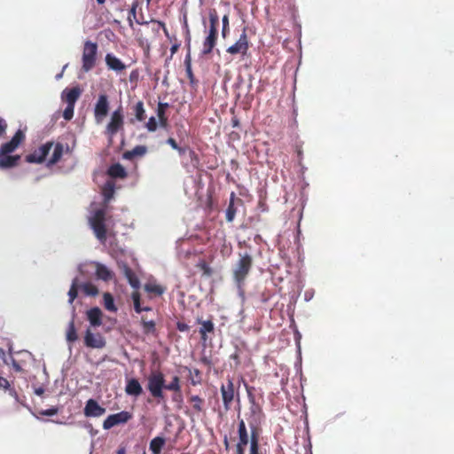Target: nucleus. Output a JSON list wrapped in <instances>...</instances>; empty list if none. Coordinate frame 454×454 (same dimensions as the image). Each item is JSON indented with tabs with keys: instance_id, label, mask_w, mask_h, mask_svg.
<instances>
[{
	"instance_id": "nucleus-34",
	"label": "nucleus",
	"mask_w": 454,
	"mask_h": 454,
	"mask_svg": "<svg viewBox=\"0 0 454 454\" xmlns=\"http://www.w3.org/2000/svg\"><path fill=\"white\" fill-rule=\"evenodd\" d=\"M133 112L137 121H143L145 120L146 116L143 101L139 100L134 105Z\"/></svg>"
},
{
	"instance_id": "nucleus-61",
	"label": "nucleus",
	"mask_w": 454,
	"mask_h": 454,
	"mask_svg": "<svg viewBox=\"0 0 454 454\" xmlns=\"http://www.w3.org/2000/svg\"><path fill=\"white\" fill-rule=\"evenodd\" d=\"M84 340H86V341L94 340L93 338H92V335L89 332H88Z\"/></svg>"
},
{
	"instance_id": "nucleus-45",
	"label": "nucleus",
	"mask_w": 454,
	"mask_h": 454,
	"mask_svg": "<svg viewBox=\"0 0 454 454\" xmlns=\"http://www.w3.org/2000/svg\"><path fill=\"white\" fill-rule=\"evenodd\" d=\"M239 442L238 444H244L247 445V443L250 442V436L248 435V432H239Z\"/></svg>"
},
{
	"instance_id": "nucleus-27",
	"label": "nucleus",
	"mask_w": 454,
	"mask_h": 454,
	"mask_svg": "<svg viewBox=\"0 0 454 454\" xmlns=\"http://www.w3.org/2000/svg\"><path fill=\"white\" fill-rule=\"evenodd\" d=\"M147 153L145 145H137L132 150L126 151L122 154L124 160H132L136 157H142Z\"/></svg>"
},
{
	"instance_id": "nucleus-36",
	"label": "nucleus",
	"mask_w": 454,
	"mask_h": 454,
	"mask_svg": "<svg viewBox=\"0 0 454 454\" xmlns=\"http://www.w3.org/2000/svg\"><path fill=\"white\" fill-rule=\"evenodd\" d=\"M79 288H81L79 280L77 278H75L73 280L72 285L69 289V292H68V302L70 304H72L74 302V299L77 297Z\"/></svg>"
},
{
	"instance_id": "nucleus-1",
	"label": "nucleus",
	"mask_w": 454,
	"mask_h": 454,
	"mask_svg": "<svg viewBox=\"0 0 454 454\" xmlns=\"http://www.w3.org/2000/svg\"><path fill=\"white\" fill-rule=\"evenodd\" d=\"M8 352L9 356L0 348V358L3 362L7 365L12 364L15 372H26V367L34 360L31 352L27 349L14 351L12 346L9 347Z\"/></svg>"
},
{
	"instance_id": "nucleus-10",
	"label": "nucleus",
	"mask_w": 454,
	"mask_h": 454,
	"mask_svg": "<svg viewBox=\"0 0 454 454\" xmlns=\"http://www.w3.org/2000/svg\"><path fill=\"white\" fill-rule=\"evenodd\" d=\"M131 419L132 413L127 411H122L118 413L111 414L104 420L103 428L105 430H109L115 426L126 424Z\"/></svg>"
},
{
	"instance_id": "nucleus-19",
	"label": "nucleus",
	"mask_w": 454,
	"mask_h": 454,
	"mask_svg": "<svg viewBox=\"0 0 454 454\" xmlns=\"http://www.w3.org/2000/svg\"><path fill=\"white\" fill-rule=\"evenodd\" d=\"M236 204L242 205L243 200L241 199L238 198L236 196L235 192H232L230 195V202H229L228 207L225 211V218H226V221L229 223H231L235 218V215L237 213V207L235 206Z\"/></svg>"
},
{
	"instance_id": "nucleus-8",
	"label": "nucleus",
	"mask_w": 454,
	"mask_h": 454,
	"mask_svg": "<svg viewBox=\"0 0 454 454\" xmlns=\"http://www.w3.org/2000/svg\"><path fill=\"white\" fill-rule=\"evenodd\" d=\"M97 54L98 44L91 41H86L83 45L82 56V67L84 72L90 71L96 66Z\"/></svg>"
},
{
	"instance_id": "nucleus-62",
	"label": "nucleus",
	"mask_w": 454,
	"mask_h": 454,
	"mask_svg": "<svg viewBox=\"0 0 454 454\" xmlns=\"http://www.w3.org/2000/svg\"><path fill=\"white\" fill-rule=\"evenodd\" d=\"M239 125V121L237 119H232V126L237 127Z\"/></svg>"
},
{
	"instance_id": "nucleus-25",
	"label": "nucleus",
	"mask_w": 454,
	"mask_h": 454,
	"mask_svg": "<svg viewBox=\"0 0 454 454\" xmlns=\"http://www.w3.org/2000/svg\"><path fill=\"white\" fill-rule=\"evenodd\" d=\"M125 392L129 395L139 396L143 393V388L137 379H130L127 382Z\"/></svg>"
},
{
	"instance_id": "nucleus-15",
	"label": "nucleus",
	"mask_w": 454,
	"mask_h": 454,
	"mask_svg": "<svg viewBox=\"0 0 454 454\" xmlns=\"http://www.w3.org/2000/svg\"><path fill=\"white\" fill-rule=\"evenodd\" d=\"M53 146V142H47L35 150L33 153L26 156V161L28 163H42L45 160L51 149Z\"/></svg>"
},
{
	"instance_id": "nucleus-59",
	"label": "nucleus",
	"mask_w": 454,
	"mask_h": 454,
	"mask_svg": "<svg viewBox=\"0 0 454 454\" xmlns=\"http://www.w3.org/2000/svg\"><path fill=\"white\" fill-rule=\"evenodd\" d=\"M152 22H156V23L159 25V27H161L162 29H163L164 27H166V24H165L163 21H160V20H152Z\"/></svg>"
},
{
	"instance_id": "nucleus-37",
	"label": "nucleus",
	"mask_w": 454,
	"mask_h": 454,
	"mask_svg": "<svg viewBox=\"0 0 454 454\" xmlns=\"http://www.w3.org/2000/svg\"><path fill=\"white\" fill-rule=\"evenodd\" d=\"M80 286L85 295L96 296L98 294V287L95 285H93L92 283L86 282V283L80 285Z\"/></svg>"
},
{
	"instance_id": "nucleus-53",
	"label": "nucleus",
	"mask_w": 454,
	"mask_h": 454,
	"mask_svg": "<svg viewBox=\"0 0 454 454\" xmlns=\"http://www.w3.org/2000/svg\"><path fill=\"white\" fill-rule=\"evenodd\" d=\"M189 155L192 161H194V165L199 164V157L197 153L193 150H189Z\"/></svg>"
},
{
	"instance_id": "nucleus-64",
	"label": "nucleus",
	"mask_w": 454,
	"mask_h": 454,
	"mask_svg": "<svg viewBox=\"0 0 454 454\" xmlns=\"http://www.w3.org/2000/svg\"><path fill=\"white\" fill-rule=\"evenodd\" d=\"M97 3L101 5L106 3V0H97Z\"/></svg>"
},
{
	"instance_id": "nucleus-2",
	"label": "nucleus",
	"mask_w": 454,
	"mask_h": 454,
	"mask_svg": "<svg viewBox=\"0 0 454 454\" xmlns=\"http://www.w3.org/2000/svg\"><path fill=\"white\" fill-rule=\"evenodd\" d=\"M89 223L96 238L103 244L107 239V229L106 225V209H97L93 215L89 218Z\"/></svg>"
},
{
	"instance_id": "nucleus-58",
	"label": "nucleus",
	"mask_w": 454,
	"mask_h": 454,
	"mask_svg": "<svg viewBox=\"0 0 454 454\" xmlns=\"http://www.w3.org/2000/svg\"><path fill=\"white\" fill-rule=\"evenodd\" d=\"M174 150H176L180 155L184 154L186 152L185 148L180 147L179 145H177V148H175Z\"/></svg>"
},
{
	"instance_id": "nucleus-24",
	"label": "nucleus",
	"mask_w": 454,
	"mask_h": 454,
	"mask_svg": "<svg viewBox=\"0 0 454 454\" xmlns=\"http://www.w3.org/2000/svg\"><path fill=\"white\" fill-rule=\"evenodd\" d=\"M260 431L250 430L249 454H263L260 448Z\"/></svg>"
},
{
	"instance_id": "nucleus-7",
	"label": "nucleus",
	"mask_w": 454,
	"mask_h": 454,
	"mask_svg": "<svg viewBox=\"0 0 454 454\" xmlns=\"http://www.w3.org/2000/svg\"><path fill=\"white\" fill-rule=\"evenodd\" d=\"M247 395L250 403L249 412L247 414L250 430H260L259 425L263 418L262 407L255 402L254 396L250 390H247Z\"/></svg>"
},
{
	"instance_id": "nucleus-17",
	"label": "nucleus",
	"mask_w": 454,
	"mask_h": 454,
	"mask_svg": "<svg viewBox=\"0 0 454 454\" xmlns=\"http://www.w3.org/2000/svg\"><path fill=\"white\" fill-rule=\"evenodd\" d=\"M83 413L87 418H98L106 413V409L99 405L96 400L90 398L85 403Z\"/></svg>"
},
{
	"instance_id": "nucleus-55",
	"label": "nucleus",
	"mask_w": 454,
	"mask_h": 454,
	"mask_svg": "<svg viewBox=\"0 0 454 454\" xmlns=\"http://www.w3.org/2000/svg\"><path fill=\"white\" fill-rule=\"evenodd\" d=\"M245 431H247L245 421L243 419H240L239 422L238 433Z\"/></svg>"
},
{
	"instance_id": "nucleus-31",
	"label": "nucleus",
	"mask_w": 454,
	"mask_h": 454,
	"mask_svg": "<svg viewBox=\"0 0 454 454\" xmlns=\"http://www.w3.org/2000/svg\"><path fill=\"white\" fill-rule=\"evenodd\" d=\"M188 402L192 404L193 412L199 414L204 411L205 400L199 395H192Z\"/></svg>"
},
{
	"instance_id": "nucleus-52",
	"label": "nucleus",
	"mask_w": 454,
	"mask_h": 454,
	"mask_svg": "<svg viewBox=\"0 0 454 454\" xmlns=\"http://www.w3.org/2000/svg\"><path fill=\"white\" fill-rule=\"evenodd\" d=\"M106 342H85L88 347L94 348H102Z\"/></svg>"
},
{
	"instance_id": "nucleus-30",
	"label": "nucleus",
	"mask_w": 454,
	"mask_h": 454,
	"mask_svg": "<svg viewBox=\"0 0 454 454\" xmlns=\"http://www.w3.org/2000/svg\"><path fill=\"white\" fill-rule=\"evenodd\" d=\"M53 145H54L53 153L48 160V163H47L48 166H51V165L58 163L63 155V152H64L63 145L61 143H57L56 145L53 144Z\"/></svg>"
},
{
	"instance_id": "nucleus-13",
	"label": "nucleus",
	"mask_w": 454,
	"mask_h": 454,
	"mask_svg": "<svg viewBox=\"0 0 454 454\" xmlns=\"http://www.w3.org/2000/svg\"><path fill=\"white\" fill-rule=\"evenodd\" d=\"M128 23L130 27H133L134 22L138 25L147 24L148 22L145 20L144 14L142 12L141 8V1L134 0L132 2L131 7L129 11L128 15Z\"/></svg>"
},
{
	"instance_id": "nucleus-50",
	"label": "nucleus",
	"mask_w": 454,
	"mask_h": 454,
	"mask_svg": "<svg viewBox=\"0 0 454 454\" xmlns=\"http://www.w3.org/2000/svg\"><path fill=\"white\" fill-rule=\"evenodd\" d=\"M59 412V409L57 407H51L47 410H42L40 414L43 416H53Z\"/></svg>"
},
{
	"instance_id": "nucleus-44",
	"label": "nucleus",
	"mask_w": 454,
	"mask_h": 454,
	"mask_svg": "<svg viewBox=\"0 0 454 454\" xmlns=\"http://www.w3.org/2000/svg\"><path fill=\"white\" fill-rule=\"evenodd\" d=\"M74 105H67L64 112L63 118L67 121H70L74 116Z\"/></svg>"
},
{
	"instance_id": "nucleus-40",
	"label": "nucleus",
	"mask_w": 454,
	"mask_h": 454,
	"mask_svg": "<svg viewBox=\"0 0 454 454\" xmlns=\"http://www.w3.org/2000/svg\"><path fill=\"white\" fill-rule=\"evenodd\" d=\"M222 23H223L222 36H223V39H225L228 36L229 33H230V21H229V15L228 14H225L223 17Z\"/></svg>"
},
{
	"instance_id": "nucleus-63",
	"label": "nucleus",
	"mask_w": 454,
	"mask_h": 454,
	"mask_svg": "<svg viewBox=\"0 0 454 454\" xmlns=\"http://www.w3.org/2000/svg\"><path fill=\"white\" fill-rule=\"evenodd\" d=\"M162 30H163V32H164L165 35H166L167 37H168V36H169V34H168V30L167 27H164Z\"/></svg>"
},
{
	"instance_id": "nucleus-43",
	"label": "nucleus",
	"mask_w": 454,
	"mask_h": 454,
	"mask_svg": "<svg viewBox=\"0 0 454 454\" xmlns=\"http://www.w3.org/2000/svg\"><path fill=\"white\" fill-rule=\"evenodd\" d=\"M176 328L180 332H186L187 333H190V335L192 333V330L195 328L192 325H189L188 324L184 322H177Z\"/></svg>"
},
{
	"instance_id": "nucleus-9",
	"label": "nucleus",
	"mask_w": 454,
	"mask_h": 454,
	"mask_svg": "<svg viewBox=\"0 0 454 454\" xmlns=\"http://www.w3.org/2000/svg\"><path fill=\"white\" fill-rule=\"evenodd\" d=\"M198 327H195L192 330V333L191 334V338H196V333H198L201 340H207V339H212L215 333V325L211 319H197Z\"/></svg>"
},
{
	"instance_id": "nucleus-60",
	"label": "nucleus",
	"mask_w": 454,
	"mask_h": 454,
	"mask_svg": "<svg viewBox=\"0 0 454 454\" xmlns=\"http://www.w3.org/2000/svg\"><path fill=\"white\" fill-rule=\"evenodd\" d=\"M43 392H44V390H43L42 387L36 388V389L35 390V393L37 395H43Z\"/></svg>"
},
{
	"instance_id": "nucleus-29",
	"label": "nucleus",
	"mask_w": 454,
	"mask_h": 454,
	"mask_svg": "<svg viewBox=\"0 0 454 454\" xmlns=\"http://www.w3.org/2000/svg\"><path fill=\"white\" fill-rule=\"evenodd\" d=\"M107 174L113 178H125L127 176V171L122 165L120 163L113 164L109 167Z\"/></svg>"
},
{
	"instance_id": "nucleus-33",
	"label": "nucleus",
	"mask_w": 454,
	"mask_h": 454,
	"mask_svg": "<svg viewBox=\"0 0 454 454\" xmlns=\"http://www.w3.org/2000/svg\"><path fill=\"white\" fill-rule=\"evenodd\" d=\"M168 107V103H159L157 106V116L159 118L160 125L163 128L168 125V118L166 116V110Z\"/></svg>"
},
{
	"instance_id": "nucleus-22",
	"label": "nucleus",
	"mask_w": 454,
	"mask_h": 454,
	"mask_svg": "<svg viewBox=\"0 0 454 454\" xmlns=\"http://www.w3.org/2000/svg\"><path fill=\"white\" fill-rule=\"evenodd\" d=\"M82 94V90L78 87H73L71 89H66L63 90L61 98L67 105H75L76 101Z\"/></svg>"
},
{
	"instance_id": "nucleus-20",
	"label": "nucleus",
	"mask_w": 454,
	"mask_h": 454,
	"mask_svg": "<svg viewBox=\"0 0 454 454\" xmlns=\"http://www.w3.org/2000/svg\"><path fill=\"white\" fill-rule=\"evenodd\" d=\"M20 160V155L2 154L0 153V169H9L17 167Z\"/></svg>"
},
{
	"instance_id": "nucleus-32",
	"label": "nucleus",
	"mask_w": 454,
	"mask_h": 454,
	"mask_svg": "<svg viewBox=\"0 0 454 454\" xmlns=\"http://www.w3.org/2000/svg\"><path fill=\"white\" fill-rule=\"evenodd\" d=\"M165 442V439L160 436L154 437L151 440L149 449L152 451V454H160Z\"/></svg>"
},
{
	"instance_id": "nucleus-12",
	"label": "nucleus",
	"mask_w": 454,
	"mask_h": 454,
	"mask_svg": "<svg viewBox=\"0 0 454 454\" xmlns=\"http://www.w3.org/2000/svg\"><path fill=\"white\" fill-rule=\"evenodd\" d=\"M109 112L108 97L106 94H100L95 104L94 118L97 123H101L107 116Z\"/></svg>"
},
{
	"instance_id": "nucleus-28",
	"label": "nucleus",
	"mask_w": 454,
	"mask_h": 454,
	"mask_svg": "<svg viewBox=\"0 0 454 454\" xmlns=\"http://www.w3.org/2000/svg\"><path fill=\"white\" fill-rule=\"evenodd\" d=\"M96 276L104 281H109L114 278V273L104 264L96 263Z\"/></svg>"
},
{
	"instance_id": "nucleus-16",
	"label": "nucleus",
	"mask_w": 454,
	"mask_h": 454,
	"mask_svg": "<svg viewBox=\"0 0 454 454\" xmlns=\"http://www.w3.org/2000/svg\"><path fill=\"white\" fill-rule=\"evenodd\" d=\"M25 133L21 129H18L9 142L4 143L0 146V153L11 154L25 141Z\"/></svg>"
},
{
	"instance_id": "nucleus-54",
	"label": "nucleus",
	"mask_w": 454,
	"mask_h": 454,
	"mask_svg": "<svg viewBox=\"0 0 454 454\" xmlns=\"http://www.w3.org/2000/svg\"><path fill=\"white\" fill-rule=\"evenodd\" d=\"M247 445L236 444V454H245V448Z\"/></svg>"
},
{
	"instance_id": "nucleus-48",
	"label": "nucleus",
	"mask_w": 454,
	"mask_h": 454,
	"mask_svg": "<svg viewBox=\"0 0 454 454\" xmlns=\"http://www.w3.org/2000/svg\"><path fill=\"white\" fill-rule=\"evenodd\" d=\"M185 67H186L187 77L190 79L191 82H192L193 79H194V75H193V73L192 70L191 60H190L189 56L185 59Z\"/></svg>"
},
{
	"instance_id": "nucleus-38",
	"label": "nucleus",
	"mask_w": 454,
	"mask_h": 454,
	"mask_svg": "<svg viewBox=\"0 0 454 454\" xmlns=\"http://www.w3.org/2000/svg\"><path fill=\"white\" fill-rule=\"evenodd\" d=\"M0 389L8 391L9 394L15 398L18 396L17 391L11 387L9 380L2 376H0Z\"/></svg>"
},
{
	"instance_id": "nucleus-4",
	"label": "nucleus",
	"mask_w": 454,
	"mask_h": 454,
	"mask_svg": "<svg viewBox=\"0 0 454 454\" xmlns=\"http://www.w3.org/2000/svg\"><path fill=\"white\" fill-rule=\"evenodd\" d=\"M165 378L162 372L159 371L153 372L148 377L147 389L153 397L158 400L160 403L165 401L163 389H166Z\"/></svg>"
},
{
	"instance_id": "nucleus-35",
	"label": "nucleus",
	"mask_w": 454,
	"mask_h": 454,
	"mask_svg": "<svg viewBox=\"0 0 454 454\" xmlns=\"http://www.w3.org/2000/svg\"><path fill=\"white\" fill-rule=\"evenodd\" d=\"M103 303L106 310L111 312H115L117 310L114 297L110 293H105L103 294Z\"/></svg>"
},
{
	"instance_id": "nucleus-49",
	"label": "nucleus",
	"mask_w": 454,
	"mask_h": 454,
	"mask_svg": "<svg viewBox=\"0 0 454 454\" xmlns=\"http://www.w3.org/2000/svg\"><path fill=\"white\" fill-rule=\"evenodd\" d=\"M144 331L146 333L153 332L155 329V324L153 320L145 321L143 319Z\"/></svg>"
},
{
	"instance_id": "nucleus-26",
	"label": "nucleus",
	"mask_w": 454,
	"mask_h": 454,
	"mask_svg": "<svg viewBox=\"0 0 454 454\" xmlns=\"http://www.w3.org/2000/svg\"><path fill=\"white\" fill-rule=\"evenodd\" d=\"M87 318L92 326H99L102 324V311L95 307L87 311Z\"/></svg>"
},
{
	"instance_id": "nucleus-23",
	"label": "nucleus",
	"mask_w": 454,
	"mask_h": 454,
	"mask_svg": "<svg viewBox=\"0 0 454 454\" xmlns=\"http://www.w3.org/2000/svg\"><path fill=\"white\" fill-rule=\"evenodd\" d=\"M183 372H186V379L190 381L191 385L198 386L202 383V372L199 369L184 366Z\"/></svg>"
},
{
	"instance_id": "nucleus-46",
	"label": "nucleus",
	"mask_w": 454,
	"mask_h": 454,
	"mask_svg": "<svg viewBox=\"0 0 454 454\" xmlns=\"http://www.w3.org/2000/svg\"><path fill=\"white\" fill-rule=\"evenodd\" d=\"M77 334L75 333L74 323H70L68 331L67 333V340H76Z\"/></svg>"
},
{
	"instance_id": "nucleus-51",
	"label": "nucleus",
	"mask_w": 454,
	"mask_h": 454,
	"mask_svg": "<svg viewBox=\"0 0 454 454\" xmlns=\"http://www.w3.org/2000/svg\"><path fill=\"white\" fill-rule=\"evenodd\" d=\"M7 122L5 120L0 117V138H2L6 133Z\"/></svg>"
},
{
	"instance_id": "nucleus-41",
	"label": "nucleus",
	"mask_w": 454,
	"mask_h": 454,
	"mask_svg": "<svg viewBox=\"0 0 454 454\" xmlns=\"http://www.w3.org/2000/svg\"><path fill=\"white\" fill-rule=\"evenodd\" d=\"M134 309L137 313H141L144 310H150V308H142L140 304V297L138 294H133Z\"/></svg>"
},
{
	"instance_id": "nucleus-42",
	"label": "nucleus",
	"mask_w": 454,
	"mask_h": 454,
	"mask_svg": "<svg viewBox=\"0 0 454 454\" xmlns=\"http://www.w3.org/2000/svg\"><path fill=\"white\" fill-rule=\"evenodd\" d=\"M124 274H125L126 278L129 279V284L132 286H136L137 284L138 283V281H137L134 272L132 271V270L129 269V267H125Z\"/></svg>"
},
{
	"instance_id": "nucleus-39",
	"label": "nucleus",
	"mask_w": 454,
	"mask_h": 454,
	"mask_svg": "<svg viewBox=\"0 0 454 454\" xmlns=\"http://www.w3.org/2000/svg\"><path fill=\"white\" fill-rule=\"evenodd\" d=\"M145 290L148 293L153 294L155 295H161L165 291L164 287H162L160 285H156V284L145 285Z\"/></svg>"
},
{
	"instance_id": "nucleus-18",
	"label": "nucleus",
	"mask_w": 454,
	"mask_h": 454,
	"mask_svg": "<svg viewBox=\"0 0 454 454\" xmlns=\"http://www.w3.org/2000/svg\"><path fill=\"white\" fill-rule=\"evenodd\" d=\"M166 389L173 391L172 401L181 403L183 402V395L181 393L180 378L174 376L169 383L167 384Z\"/></svg>"
},
{
	"instance_id": "nucleus-11",
	"label": "nucleus",
	"mask_w": 454,
	"mask_h": 454,
	"mask_svg": "<svg viewBox=\"0 0 454 454\" xmlns=\"http://www.w3.org/2000/svg\"><path fill=\"white\" fill-rule=\"evenodd\" d=\"M220 390L223 407L224 410L227 411L231 409V403L236 395L233 380L228 377L226 384H222Z\"/></svg>"
},
{
	"instance_id": "nucleus-14",
	"label": "nucleus",
	"mask_w": 454,
	"mask_h": 454,
	"mask_svg": "<svg viewBox=\"0 0 454 454\" xmlns=\"http://www.w3.org/2000/svg\"><path fill=\"white\" fill-rule=\"evenodd\" d=\"M249 49V41L246 28L243 29L239 40L227 48L226 51L231 55L240 54L246 56Z\"/></svg>"
},
{
	"instance_id": "nucleus-56",
	"label": "nucleus",
	"mask_w": 454,
	"mask_h": 454,
	"mask_svg": "<svg viewBox=\"0 0 454 454\" xmlns=\"http://www.w3.org/2000/svg\"><path fill=\"white\" fill-rule=\"evenodd\" d=\"M167 144L169 145L173 149L177 148V143L173 137H168L167 139Z\"/></svg>"
},
{
	"instance_id": "nucleus-21",
	"label": "nucleus",
	"mask_w": 454,
	"mask_h": 454,
	"mask_svg": "<svg viewBox=\"0 0 454 454\" xmlns=\"http://www.w3.org/2000/svg\"><path fill=\"white\" fill-rule=\"evenodd\" d=\"M105 60L108 69L116 73H121L126 69V65L112 53H107L106 55Z\"/></svg>"
},
{
	"instance_id": "nucleus-6",
	"label": "nucleus",
	"mask_w": 454,
	"mask_h": 454,
	"mask_svg": "<svg viewBox=\"0 0 454 454\" xmlns=\"http://www.w3.org/2000/svg\"><path fill=\"white\" fill-rule=\"evenodd\" d=\"M124 129V114L122 106H120L115 109L111 116L104 131L105 135L112 140L114 136L121 130Z\"/></svg>"
},
{
	"instance_id": "nucleus-47",
	"label": "nucleus",
	"mask_w": 454,
	"mask_h": 454,
	"mask_svg": "<svg viewBox=\"0 0 454 454\" xmlns=\"http://www.w3.org/2000/svg\"><path fill=\"white\" fill-rule=\"evenodd\" d=\"M157 121H156V119L155 117L152 116L149 118L148 121L146 122L145 124V127L147 128V129L151 132H153L157 129Z\"/></svg>"
},
{
	"instance_id": "nucleus-3",
	"label": "nucleus",
	"mask_w": 454,
	"mask_h": 454,
	"mask_svg": "<svg viewBox=\"0 0 454 454\" xmlns=\"http://www.w3.org/2000/svg\"><path fill=\"white\" fill-rule=\"evenodd\" d=\"M219 24V18L215 11L209 13V28L208 34L203 42V47L201 53L202 55H208L212 52L213 49L216 45L218 30L217 27Z\"/></svg>"
},
{
	"instance_id": "nucleus-57",
	"label": "nucleus",
	"mask_w": 454,
	"mask_h": 454,
	"mask_svg": "<svg viewBox=\"0 0 454 454\" xmlns=\"http://www.w3.org/2000/svg\"><path fill=\"white\" fill-rule=\"evenodd\" d=\"M179 44L178 43H175L171 46L170 48V52H171V55H174L179 49Z\"/></svg>"
},
{
	"instance_id": "nucleus-5",
	"label": "nucleus",
	"mask_w": 454,
	"mask_h": 454,
	"mask_svg": "<svg viewBox=\"0 0 454 454\" xmlns=\"http://www.w3.org/2000/svg\"><path fill=\"white\" fill-rule=\"evenodd\" d=\"M253 265V258L250 254H245L240 256L239 260L235 264L232 275L233 279L239 286H241L247 275L249 274Z\"/></svg>"
}]
</instances>
